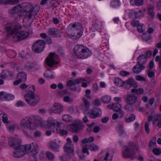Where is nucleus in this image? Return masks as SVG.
I'll return each mask as SVG.
<instances>
[{
	"mask_svg": "<svg viewBox=\"0 0 161 161\" xmlns=\"http://www.w3.org/2000/svg\"><path fill=\"white\" fill-rule=\"evenodd\" d=\"M63 106L59 103H54L52 108V111L55 114H59L63 111Z\"/></svg>",
	"mask_w": 161,
	"mask_h": 161,
	"instance_id": "obj_18",
	"label": "nucleus"
},
{
	"mask_svg": "<svg viewBox=\"0 0 161 161\" xmlns=\"http://www.w3.org/2000/svg\"><path fill=\"white\" fill-rule=\"evenodd\" d=\"M63 100L64 102H66L71 103L73 101L72 99L70 98L69 96H66L64 97Z\"/></svg>",
	"mask_w": 161,
	"mask_h": 161,
	"instance_id": "obj_52",
	"label": "nucleus"
},
{
	"mask_svg": "<svg viewBox=\"0 0 161 161\" xmlns=\"http://www.w3.org/2000/svg\"><path fill=\"white\" fill-rule=\"evenodd\" d=\"M128 147L130 148H133L134 150H137L136 147L134 143L132 142H130L129 143V146L128 147Z\"/></svg>",
	"mask_w": 161,
	"mask_h": 161,
	"instance_id": "obj_47",
	"label": "nucleus"
},
{
	"mask_svg": "<svg viewBox=\"0 0 161 161\" xmlns=\"http://www.w3.org/2000/svg\"><path fill=\"white\" fill-rule=\"evenodd\" d=\"M7 77V75L4 72H2L0 75V78L2 79H5Z\"/></svg>",
	"mask_w": 161,
	"mask_h": 161,
	"instance_id": "obj_63",
	"label": "nucleus"
},
{
	"mask_svg": "<svg viewBox=\"0 0 161 161\" xmlns=\"http://www.w3.org/2000/svg\"><path fill=\"white\" fill-rule=\"evenodd\" d=\"M114 82L116 85L119 87L122 86L125 84V82L118 78H115Z\"/></svg>",
	"mask_w": 161,
	"mask_h": 161,
	"instance_id": "obj_31",
	"label": "nucleus"
},
{
	"mask_svg": "<svg viewBox=\"0 0 161 161\" xmlns=\"http://www.w3.org/2000/svg\"><path fill=\"white\" fill-rule=\"evenodd\" d=\"M49 146L50 148L53 150L58 151V150L60 146L58 143H56L55 142H52L50 143Z\"/></svg>",
	"mask_w": 161,
	"mask_h": 161,
	"instance_id": "obj_27",
	"label": "nucleus"
},
{
	"mask_svg": "<svg viewBox=\"0 0 161 161\" xmlns=\"http://www.w3.org/2000/svg\"><path fill=\"white\" fill-rule=\"evenodd\" d=\"M131 25L133 26H137L139 25L140 24H141L138 21L136 20H133L132 21L131 23Z\"/></svg>",
	"mask_w": 161,
	"mask_h": 161,
	"instance_id": "obj_46",
	"label": "nucleus"
},
{
	"mask_svg": "<svg viewBox=\"0 0 161 161\" xmlns=\"http://www.w3.org/2000/svg\"><path fill=\"white\" fill-rule=\"evenodd\" d=\"M133 14L135 15V18L136 19L144 16V14L142 11L141 10H139L138 12H130L129 13V15L131 17V15Z\"/></svg>",
	"mask_w": 161,
	"mask_h": 161,
	"instance_id": "obj_25",
	"label": "nucleus"
},
{
	"mask_svg": "<svg viewBox=\"0 0 161 161\" xmlns=\"http://www.w3.org/2000/svg\"><path fill=\"white\" fill-rule=\"evenodd\" d=\"M9 94L4 91L0 92V101L9 100L8 98L9 97Z\"/></svg>",
	"mask_w": 161,
	"mask_h": 161,
	"instance_id": "obj_28",
	"label": "nucleus"
},
{
	"mask_svg": "<svg viewBox=\"0 0 161 161\" xmlns=\"http://www.w3.org/2000/svg\"><path fill=\"white\" fill-rule=\"evenodd\" d=\"M62 119L63 120L67 122H70L72 121L71 117L68 114L64 115L62 116Z\"/></svg>",
	"mask_w": 161,
	"mask_h": 161,
	"instance_id": "obj_35",
	"label": "nucleus"
},
{
	"mask_svg": "<svg viewBox=\"0 0 161 161\" xmlns=\"http://www.w3.org/2000/svg\"><path fill=\"white\" fill-rule=\"evenodd\" d=\"M18 127V125L16 124H13L11 125V132H13L15 129Z\"/></svg>",
	"mask_w": 161,
	"mask_h": 161,
	"instance_id": "obj_55",
	"label": "nucleus"
},
{
	"mask_svg": "<svg viewBox=\"0 0 161 161\" xmlns=\"http://www.w3.org/2000/svg\"><path fill=\"white\" fill-rule=\"evenodd\" d=\"M17 77L22 81L25 82L26 80L27 75L26 73L24 72L18 73Z\"/></svg>",
	"mask_w": 161,
	"mask_h": 161,
	"instance_id": "obj_29",
	"label": "nucleus"
},
{
	"mask_svg": "<svg viewBox=\"0 0 161 161\" xmlns=\"http://www.w3.org/2000/svg\"><path fill=\"white\" fill-rule=\"evenodd\" d=\"M135 118V115L134 114H131L129 116L128 118L125 119V121L127 122H130L134 120Z\"/></svg>",
	"mask_w": 161,
	"mask_h": 161,
	"instance_id": "obj_37",
	"label": "nucleus"
},
{
	"mask_svg": "<svg viewBox=\"0 0 161 161\" xmlns=\"http://www.w3.org/2000/svg\"><path fill=\"white\" fill-rule=\"evenodd\" d=\"M156 138L155 137H153L149 143V146L150 147H152L153 146L155 147L156 144Z\"/></svg>",
	"mask_w": 161,
	"mask_h": 161,
	"instance_id": "obj_38",
	"label": "nucleus"
},
{
	"mask_svg": "<svg viewBox=\"0 0 161 161\" xmlns=\"http://www.w3.org/2000/svg\"><path fill=\"white\" fill-rule=\"evenodd\" d=\"M45 45L44 41L41 40L37 41L32 45V51L36 53H40L44 50Z\"/></svg>",
	"mask_w": 161,
	"mask_h": 161,
	"instance_id": "obj_8",
	"label": "nucleus"
},
{
	"mask_svg": "<svg viewBox=\"0 0 161 161\" xmlns=\"http://www.w3.org/2000/svg\"><path fill=\"white\" fill-rule=\"evenodd\" d=\"M46 156L47 158L49 160H52L54 159V156L50 152H47L46 153Z\"/></svg>",
	"mask_w": 161,
	"mask_h": 161,
	"instance_id": "obj_39",
	"label": "nucleus"
},
{
	"mask_svg": "<svg viewBox=\"0 0 161 161\" xmlns=\"http://www.w3.org/2000/svg\"><path fill=\"white\" fill-rule=\"evenodd\" d=\"M20 143V141L17 138L11 139V148L14 149L13 155L14 158H18L19 156L23 154L22 150H24V147Z\"/></svg>",
	"mask_w": 161,
	"mask_h": 161,
	"instance_id": "obj_5",
	"label": "nucleus"
},
{
	"mask_svg": "<svg viewBox=\"0 0 161 161\" xmlns=\"http://www.w3.org/2000/svg\"><path fill=\"white\" fill-rule=\"evenodd\" d=\"M122 153L123 156L125 158H130L131 159H134L136 158L135 150L133 148L126 147Z\"/></svg>",
	"mask_w": 161,
	"mask_h": 161,
	"instance_id": "obj_10",
	"label": "nucleus"
},
{
	"mask_svg": "<svg viewBox=\"0 0 161 161\" xmlns=\"http://www.w3.org/2000/svg\"><path fill=\"white\" fill-rule=\"evenodd\" d=\"M142 38L145 41H147L151 39V37L148 36L146 33H144L142 36Z\"/></svg>",
	"mask_w": 161,
	"mask_h": 161,
	"instance_id": "obj_48",
	"label": "nucleus"
},
{
	"mask_svg": "<svg viewBox=\"0 0 161 161\" xmlns=\"http://www.w3.org/2000/svg\"><path fill=\"white\" fill-rule=\"evenodd\" d=\"M136 79L137 80L140 81H145L146 80L142 76L137 75L136 77Z\"/></svg>",
	"mask_w": 161,
	"mask_h": 161,
	"instance_id": "obj_57",
	"label": "nucleus"
},
{
	"mask_svg": "<svg viewBox=\"0 0 161 161\" xmlns=\"http://www.w3.org/2000/svg\"><path fill=\"white\" fill-rule=\"evenodd\" d=\"M113 156V152L112 150L107 152L105 157L103 158V161H111V158Z\"/></svg>",
	"mask_w": 161,
	"mask_h": 161,
	"instance_id": "obj_26",
	"label": "nucleus"
},
{
	"mask_svg": "<svg viewBox=\"0 0 161 161\" xmlns=\"http://www.w3.org/2000/svg\"><path fill=\"white\" fill-rule=\"evenodd\" d=\"M147 62V59L144 55H139L137 59V63L140 65H143Z\"/></svg>",
	"mask_w": 161,
	"mask_h": 161,
	"instance_id": "obj_24",
	"label": "nucleus"
},
{
	"mask_svg": "<svg viewBox=\"0 0 161 161\" xmlns=\"http://www.w3.org/2000/svg\"><path fill=\"white\" fill-rule=\"evenodd\" d=\"M23 147H24V150H22L23 154H21L20 155L21 156H19L18 158L22 157L26 153H31L33 147V146H31V144H27L23 146Z\"/></svg>",
	"mask_w": 161,
	"mask_h": 161,
	"instance_id": "obj_19",
	"label": "nucleus"
},
{
	"mask_svg": "<svg viewBox=\"0 0 161 161\" xmlns=\"http://www.w3.org/2000/svg\"><path fill=\"white\" fill-rule=\"evenodd\" d=\"M108 108H111L114 111L118 112L121 109V106L119 103L117 102L113 103L111 106H108Z\"/></svg>",
	"mask_w": 161,
	"mask_h": 161,
	"instance_id": "obj_23",
	"label": "nucleus"
},
{
	"mask_svg": "<svg viewBox=\"0 0 161 161\" xmlns=\"http://www.w3.org/2000/svg\"><path fill=\"white\" fill-rule=\"evenodd\" d=\"M93 104L95 106H98L100 105L99 99H96L94 100L93 103Z\"/></svg>",
	"mask_w": 161,
	"mask_h": 161,
	"instance_id": "obj_60",
	"label": "nucleus"
},
{
	"mask_svg": "<svg viewBox=\"0 0 161 161\" xmlns=\"http://www.w3.org/2000/svg\"><path fill=\"white\" fill-rule=\"evenodd\" d=\"M137 101V97L134 94H130L126 95V102L127 103L134 104Z\"/></svg>",
	"mask_w": 161,
	"mask_h": 161,
	"instance_id": "obj_15",
	"label": "nucleus"
},
{
	"mask_svg": "<svg viewBox=\"0 0 161 161\" xmlns=\"http://www.w3.org/2000/svg\"><path fill=\"white\" fill-rule=\"evenodd\" d=\"M47 126L48 128H50L52 127H56L59 128L60 124L56 120H54L53 118H49L47 121Z\"/></svg>",
	"mask_w": 161,
	"mask_h": 161,
	"instance_id": "obj_14",
	"label": "nucleus"
},
{
	"mask_svg": "<svg viewBox=\"0 0 161 161\" xmlns=\"http://www.w3.org/2000/svg\"><path fill=\"white\" fill-rule=\"evenodd\" d=\"M147 73L149 77H152L154 76V72L151 71L150 69H148L147 71Z\"/></svg>",
	"mask_w": 161,
	"mask_h": 161,
	"instance_id": "obj_50",
	"label": "nucleus"
},
{
	"mask_svg": "<svg viewBox=\"0 0 161 161\" xmlns=\"http://www.w3.org/2000/svg\"><path fill=\"white\" fill-rule=\"evenodd\" d=\"M67 142L64 147V151L67 153H72L74 152V150L72 148V145L71 144V141L70 138L67 139Z\"/></svg>",
	"mask_w": 161,
	"mask_h": 161,
	"instance_id": "obj_16",
	"label": "nucleus"
},
{
	"mask_svg": "<svg viewBox=\"0 0 161 161\" xmlns=\"http://www.w3.org/2000/svg\"><path fill=\"white\" fill-rule=\"evenodd\" d=\"M154 6L152 5H149L147 8V12L151 17H154L155 14L154 12Z\"/></svg>",
	"mask_w": 161,
	"mask_h": 161,
	"instance_id": "obj_30",
	"label": "nucleus"
},
{
	"mask_svg": "<svg viewBox=\"0 0 161 161\" xmlns=\"http://www.w3.org/2000/svg\"><path fill=\"white\" fill-rule=\"evenodd\" d=\"M35 8L34 7H32L31 9V10L27 12L25 15V16L24 19H25L29 20L32 16V12L34 11Z\"/></svg>",
	"mask_w": 161,
	"mask_h": 161,
	"instance_id": "obj_32",
	"label": "nucleus"
},
{
	"mask_svg": "<svg viewBox=\"0 0 161 161\" xmlns=\"http://www.w3.org/2000/svg\"><path fill=\"white\" fill-rule=\"evenodd\" d=\"M28 89L27 92L24 95L25 100L30 105L35 106L39 102L40 97L39 95L35 94L34 86H32V88L30 87Z\"/></svg>",
	"mask_w": 161,
	"mask_h": 161,
	"instance_id": "obj_3",
	"label": "nucleus"
},
{
	"mask_svg": "<svg viewBox=\"0 0 161 161\" xmlns=\"http://www.w3.org/2000/svg\"><path fill=\"white\" fill-rule=\"evenodd\" d=\"M145 67L144 65H140L137 63L133 67L132 71L134 73L138 74L144 69Z\"/></svg>",
	"mask_w": 161,
	"mask_h": 161,
	"instance_id": "obj_22",
	"label": "nucleus"
},
{
	"mask_svg": "<svg viewBox=\"0 0 161 161\" xmlns=\"http://www.w3.org/2000/svg\"><path fill=\"white\" fill-rule=\"evenodd\" d=\"M133 104L130 103H127L124 107L125 109L127 111H132L134 110Z\"/></svg>",
	"mask_w": 161,
	"mask_h": 161,
	"instance_id": "obj_33",
	"label": "nucleus"
},
{
	"mask_svg": "<svg viewBox=\"0 0 161 161\" xmlns=\"http://www.w3.org/2000/svg\"><path fill=\"white\" fill-rule=\"evenodd\" d=\"M93 88L95 92H96L98 90V86L96 84L93 85Z\"/></svg>",
	"mask_w": 161,
	"mask_h": 161,
	"instance_id": "obj_64",
	"label": "nucleus"
},
{
	"mask_svg": "<svg viewBox=\"0 0 161 161\" xmlns=\"http://www.w3.org/2000/svg\"><path fill=\"white\" fill-rule=\"evenodd\" d=\"M42 122V119L38 120L33 117H27L21 120L20 125L23 129L34 130Z\"/></svg>",
	"mask_w": 161,
	"mask_h": 161,
	"instance_id": "obj_2",
	"label": "nucleus"
},
{
	"mask_svg": "<svg viewBox=\"0 0 161 161\" xmlns=\"http://www.w3.org/2000/svg\"><path fill=\"white\" fill-rule=\"evenodd\" d=\"M153 152L156 155H159L161 153V150L159 148H154L153 149Z\"/></svg>",
	"mask_w": 161,
	"mask_h": 161,
	"instance_id": "obj_40",
	"label": "nucleus"
},
{
	"mask_svg": "<svg viewBox=\"0 0 161 161\" xmlns=\"http://www.w3.org/2000/svg\"><path fill=\"white\" fill-rule=\"evenodd\" d=\"M44 75L45 77L47 78L53 79L54 78L53 72L50 71H46L44 74Z\"/></svg>",
	"mask_w": 161,
	"mask_h": 161,
	"instance_id": "obj_34",
	"label": "nucleus"
},
{
	"mask_svg": "<svg viewBox=\"0 0 161 161\" xmlns=\"http://www.w3.org/2000/svg\"><path fill=\"white\" fill-rule=\"evenodd\" d=\"M102 101L104 103H108L111 100V98L109 96H105L102 98Z\"/></svg>",
	"mask_w": 161,
	"mask_h": 161,
	"instance_id": "obj_36",
	"label": "nucleus"
},
{
	"mask_svg": "<svg viewBox=\"0 0 161 161\" xmlns=\"http://www.w3.org/2000/svg\"><path fill=\"white\" fill-rule=\"evenodd\" d=\"M60 127L59 128H57V130H58V129L59 130V132L60 134V135L62 136H63L65 135H66L68 133V131L62 129L61 130L60 129Z\"/></svg>",
	"mask_w": 161,
	"mask_h": 161,
	"instance_id": "obj_45",
	"label": "nucleus"
},
{
	"mask_svg": "<svg viewBox=\"0 0 161 161\" xmlns=\"http://www.w3.org/2000/svg\"><path fill=\"white\" fill-rule=\"evenodd\" d=\"M60 31L58 29L55 28L50 29L48 31V34L54 37H56L58 36L60 37L61 35H60Z\"/></svg>",
	"mask_w": 161,
	"mask_h": 161,
	"instance_id": "obj_20",
	"label": "nucleus"
},
{
	"mask_svg": "<svg viewBox=\"0 0 161 161\" xmlns=\"http://www.w3.org/2000/svg\"><path fill=\"white\" fill-rule=\"evenodd\" d=\"M90 117L92 119H95L100 117L102 114L100 109L97 107H94L88 112Z\"/></svg>",
	"mask_w": 161,
	"mask_h": 161,
	"instance_id": "obj_11",
	"label": "nucleus"
},
{
	"mask_svg": "<svg viewBox=\"0 0 161 161\" xmlns=\"http://www.w3.org/2000/svg\"><path fill=\"white\" fill-rule=\"evenodd\" d=\"M67 91L66 90H64L59 91L58 93V96H62L64 95L67 94Z\"/></svg>",
	"mask_w": 161,
	"mask_h": 161,
	"instance_id": "obj_53",
	"label": "nucleus"
},
{
	"mask_svg": "<svg viewBox=\"0 0 161 161\" xmlns=\"http://www.w3.org/2000/svg\"><path fill=\"white\" fill-rule=\"evenodd\" d=\"M149 124L146 122L145 125V129L146 133L148 134L149 133L150 129L149 128Z\"/></svg>",
	"mask_w": 161,
	"mask_h": 161,
	"instance_id": "obj_54",
	"label": "nucleus"
},
{
	"mask_svg": "<svg viewBox=\"0 0 161 161\" xmlns=\"http://www.w3.org/2000/svg\"><path fill=\"white\" fill-rule=\"evenodd\" d=\"M71 80H67V85L68 87H70L73 85L79 84L82 81H86L85 79L82 78H78L75 79L73 80H72L71 78H70Z\"/></svg>",
	"mask_w": 161,
	"mask_h": 161,
	"instance_id": "obj_17",
	"label": "nucleus"
},
{
	"mask_svg": "<svg viewBox=\"0 0 161 161\" xmlns=\"http://www.w3.org/2000/svg\"><path fill=\"white\" fill-rule=\"evenodd\" d=\"M134 80L131 78H129L125 82V84L130 85L133 86L134 85Z\"/></svg>",
	"mask_w": 161,
	"mask_h": 161,
	"instance_id": "obj_43",
	"label": "nucleus"
},
{
	"mask_svg": "<svg viewBox=\"0 0 161 161\" xmlns=\"http://www.w3.org/2000/svg\"><path fill=\"white\" fill-rule=\"evenodd\" d=\"M34 134L36 137H40L42 136V132L40 131L36 130L34 132Z\"/></svg>",
	"mask_w": 161,
	"mask_h": 161,
	"instance_id": "obj_56",
	"label": "nucleus"
},
{
	"mask_svg": "<svg viewBox=\"0 0 161 161\" xmlns=\"http://www.w3.org/2000/svg\"><path fill=\"white\" fill-rule=\"evenodd\" d=\"M32 6L31 3H23L22 5H19L14 7L11 10V13L14 14L15 13H19L21 10L24 11L25 12L31 10Z\"/></svg>",
	"mask_w": 161,
	"mask_h": 161,
	"instance_id": "obj_7",
	"label": "nucleus"
},
{
	"mask_svg": "<svg viewBox=\"0 0 161 161\" xmlns=\"http://www.w3.org/2000/svg\"><path fill=\"white\" fill-rule=\"evenodd\" d=\"M85 93L86 94V96L89 99L91 98V96L90 94L91 93V91L89 89H87L85 91Z\"/></svg>",
	"mask_w": 161,
	"mask_h": 161,
	"instance_id": "obj_59",
	"label": "nucleus"
},
{
	"mask_svg": "<svg viewBox=\"0 0 161 161\" xmlns=\"http://www.w3.org/2000/svg\"><path fill=\"white\" fill-rule=\"evenodd\" d=\"M119 2L118 1H113L111 3V6L114 7L119 6Z\"/></svg>",
	"mask_w": 161,
	"mask_h": 161,
	"instance_id": "obj_51",
	"label": "nucleus"
},
{
	"mask_svg": "<svg viewBox=\"0 0 161 161\" xmlns=\"http://www.w3.org/2000/svg\"><path fill=\"white\" fill-rule=\"evenodd\" d=\"M74 53L78 58L85 59L91 54L89 49L82 45H76L74 48Z\"/></svg>",
	"mask_w": 161,
	"mask_h": 161,
	"instance_id": "obj_6",
	"label": "nucleus"
},
{
	"mask_svg": "<svg viewBox=\"0 0 161 161\" xmlns=\"http://www.w3.org/2000/svg\"><path fill=\"white\" fill-rule=\"evenodd\" d=\"M55 53H51L45 59V62L50 67H52L55 64V61L53 58Z\"/></svg>",
	"mask_w": 161,
	"mask_h": 161,
	"instance_id": "obj_13",
	"label": "nucleus"
},
{
	"mask_svg": "<svg viewBox=\"0 0 161 161\" xmlns=\"http://www.w3.org/2000/svg\"><path fill=\"white\" fill-rule=\"evenodd\" d=\"M66 128L70 132L76 133L83 129L84 127L80 123H75L67 126Z\"/></svg>",
	"mask_w": 161,
	"mask_h": 161,
	"instance_id": "obj_9",
	"label": "nucleus"
},
{
	"mask_svg": "<svg viewBox=\"0 0 161 161\" xmlns=\"http://www.w3.org/2000/svg\"><path fill=\"white\" fill-rule=\"evenodd\" d=\"M82 101L86 108H88L90 104L89 102L85 98H82Z\"/></svg>",
	"mask_w": 161,
	"mask_h": 161,
	"instance_id": "obj_42",
	"label": "nucleus"
},
{
	"mask_svg": "<svg viewBox=\"0 0 161 161\" xmlns=\"http://www.w3.org/2000/svg\"><path fill=\"white\" fill-rule=\"evenodd\" d=\"M120 74V75L123 76H126L127 75H129L130 74V73L126 71H121Z\"/></svg>",
	"mask_w": 161,
	"mask_h": 161,
	"instance_id": "obj_58",
	"label": "nucleus"
},
{
	"mask_svg": "<svg viewBox=\"0 0 161 161\" xmlns=\"http://www.w3.org/2000/svg\"><path fill=\"white\" fill-rule=\"evenodd\" d=\"M143 25V24H141L137 27V31L140 33H143L144 31L143 27H142Z\"/></svg>",
	"mask_w": 161,
	"mask_h": 161,
	"instance_id": "obj_49",
	"label": "nucleus"
},
{
	"mask_svg": "<svg viewBox=\"0 0 161 161\" xmlns=\"http://www.w3.org/2000/svg\"><path fill=\"white\" fill-rule=\"evenodd\" d=\"M19 27L16 25L11 27V38L14 42L22 40L27 37L29 34L32 33V28L30 27L27 31H22L18 32Z\"/></svg>",
	"mask_w": 161,
	"mask_h": 161,
	"instance_id": "obj_1",
	"label": "nucleus"
},
{
	"mask_svg": "<svg viewBox=\"0 0 161 161\" xmlns=\"http://www.w3.org/2000/svg\"><path fill=\"white\" fill-rule=\"evenodd\" d=\"M4 33L6 35V37L4 39L5 41L9 40L10 37V24L8 23L5 26Z\"/></svg>",
	"mask_w": 161,
	"mask_h": 161,
	"instance_id": "obj_21",
	"label": "nucleus"
},
{
	"mask_svg": "<svg viewBox=\"0 0 161 161\" xmlns=\"http://www.w3.org/2000/svg\"><path fill=\"white\" fill-rule=\"evenodd\" d=\"M3 121L5 124H8L9 123V121L8 120L7 115L5 114H3L2 116Z\"/></svg>",
	"mask_w": 161,
	"mask_h": 161,
	"instance_id": "obj_44",
	"label": "nucleus"
},
{
	"mask_svg": "<svg viewBox=\"0 0 161 161\" xmlns=\"http://www.w3.org/2000/svg\"><path fill=\"white\" fill-rule=\"evenodd\" d=\"M143 92V89L142 88L137 89L136 94L137 95L140 94Z\"/></svg>",
	"mask_w": 161,
	"mask_h": 161,
	"instance_id": "obj_61",
	"label": "nucleus"
},
{
	"mask_svg": "<svg viewBox=\"0 0 161 161\" xmlns=\"http://www.w3.org/2000/svg\"><path fill=\"white\" fill-rule=\"evenodd\" d=\"M83 28L82 25L78 23H75L71 25H70L67 32L69 36L73 39L77 40L79 39L83 33Z\"/></svg>",
	"mask_w": 161,
	"mask_h": 161,
	"instance_id": "obj_4",
	"label": "nucleus"
},
{
	"mask_svg": "<svg viewBox=\"0 0 161 161\" xmlns=\"http://www.w3.org/2000/svg\"><path fill=\"white\" fill-rule=\"evenodd\" d=\"M88 149L93 151H96L98 149V147L94 143L91 144L88 147H87V145H86L83 146L82 149V152L83 153H86L87 154H89V153Z\"/></svg>",
	"mask_w": 161,
	"mask_h": 161,
	"instance_id": "obj_12",
	"label": "nucleus"
},
{
	"mask_svg": "<svg viewBox=\"0 0 161 161\" xmlns=\"http://www.w3.org/2000/svg\"><path fill=\"white\" fill-rule=\"evenodd\" d=\"M38 152V147H34L33 145V147L31 153H32L33 155H35Z\"/></svg>",
	"mask_w": 161,
	"mask_h": 161,
	"instance_id": "obj_41",
	"label": "nucleus"
},
{
	"mask_svg": "<svg viewBox=\"0 0 161 161\" xmlns=\"http://www.w3.org/2000/svg\"><path fill=\"white\" fill-rule=\"evenodd\" d=\"M154 116V114H153V113H152L151 114L149 115L148 118V122H147L149 123L150 121L152 120Z\"/></svg>",
	"mask_w": 161,
	"mask_h": 161,
	"instance_id": "obj_62",
	"label": "nucleus"
}]
</instances>
